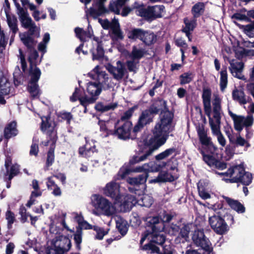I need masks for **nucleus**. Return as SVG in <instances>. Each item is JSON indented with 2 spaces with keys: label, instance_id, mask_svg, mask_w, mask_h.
Returning <instances> with one entry per match:
<instances>
[{
  "label": "nucleus",
  "instance_id": "f257e3e1",
  "mask_svg": "<svg viewBox=\"0 0 254 254\" xmlns=\"http://www.w3.org/2000/svg\"><path fill=\"white\" fill-rule=\"evenodd\" d=\"M154 114L160 113L158 121L151 128L150 133L138 145V150L129 161L130 166L146 160L153 152L165 144L170 133L174 130L172 126L174 117V112L170 111L167 101L158 98L149 107Z\"/></svg>",
  "mask_w": 254,
  "mask_h": 254
},
{
  "label": "nucleus",
  "instance_id": "f03ea898",
  "mask_svg": "<svg viewBox=\"0 0 254 254\" xmlns=\"http://www.w3.org/2000/svg\"><path fill=\"white\" fill-rule=\"evenodd\" d=\"M212 95L211 89L208 87H203L201 98L205 115L208 117L209 123L212 132L218 135V141L222 146V134L220 131L221 115V99L218 95H215L212 100V117H211L212 108L211 99Z\"/></svg>",
  "mask_w": 254,
  "mask_h": 254
},
{
  "label": "nucleus",
  "instance_id": "7ed1b4c3",
  "mask_svg": "<svg viewBox=\"0 0 254 254\" xmlns=\"http://www.w3.org/2000/svg\"><path fill=\"white\" fill-rule=\"evenodd\" d=\"M196 131L199 141L202 145L199 151L203 157L204 161L209 166L217 169H222V162L218 159H222V154L218 155V148L211 141V138L207 136L203 125L196 127Z\"/></svg>",
  "mask_w": 254,
  "mask_h": 254
},
{
  "label": "nucleus",
  "instance_id": "20e7f679",
  "mask_svg": "<svg viewBox=\"0 0 254 254\" xmlns=\"http://www.w3.org/2000/svg\"><path fill=\"white\" fill-rule=\"evenodd\" d=\"M228 168L226 172H223V180L227 183H241L244 186H249L252 182V174L245 170L244 162L240 164L232 163L228 164L223 162V170Z\"/></svg>",
  "mask_w": 254,
  "mask_h": 254
},
{
  "label": "nucleus",
  "instance_id": "39448f33",
  "mask_svg": "<svg viewBox=\"0 0 254 254\" xmlns=\"http://www.w3.org/2000/svg\"><path fill=\"white\" fill-rule=\"evenodd\" d=\"M165 241L166 237L163 234L142 233L139 242L140 248L146 254H159L160 246Z\"/></svg>",
  "mask_w": 254,
  "mask_h": 254
},
{
  "label": "nucleus",
  "instance_id": "423d86ee",
  "mask_svg": "<svg viewBox=\"0 0 254 254\" xmlns=\"http://www.w3.org/2000/svg\"><path fill=\"white\" fill-rule=\"evenodd\" d=\"M134 8H135L136 15L150 21L162 17V13L165 9L163 5L148 6L146 7L143 3H139L138 1L134 2Z\"/></svg>",
  "mask_w": 254,
  "mask_h": 254
},
{
  "label": "nucleus",
  "instance_id": "0eeeda50",
  "mask_svg": "<svg viewBox=\"0 0 254 254\" xmlns=\"http://www.w3.org/2000/svg\"><path fill=\"white\" fill-rule=\"evenodd\" d=\"M167 163L166 162H161L159 164H157L155 162H149L145 163L141 166L136 167L135 171L138 172H144L142 174L138 175L136 176L139 184H143L146 182L148 177V172H159L162 169L167 166Z\"/></svg>",
  "mask_w": 254,
  "mask_h": 254
},
{
  "label": "nucleus",
  "instance_id": "6e6552de",
  "mask_svg": "<svg viewBox=\"0 0 254 254\" xmlns=\"http://www.w3.org/2000/svg\"><path fill=\"white\" fill-rule=\"evenodd\" d=\"M92 0H79L86 6L89 4ZM107 0H94L92 6L85 10L86 16L88 20V16H90L94 19L109 12L105 6V3Z\"/></svg>",
  "mask_w": 254,
  "mask_h": 254
},
{
  "label": "nucleus",
  "instance_id": "1a4fd4ad",
  "mask_svg": "<svg viewBox=\"0 0 254 254\" xmlns=\"http://www.w3.org/2000/svg\"><path fill=\"white\" fill-rule=\"evenodd\" d=\"M27 29H28L27 31L19 33V37L21 41L27 49H31L33 48V46H36L37 43L35 38L40 37V31L35 23H33Z\"/></svg>",
  "mask_w": 254,
  "mask_h": 254
},
{
  "label": "nucleus",
  "instance_id": "9d476101",
  "mask_svg": "<svg viewBox=\"0 0 254 254\" xmlns=\"http://www.w3.org/2000/svg\"><path fill=\"white\" fill-rule=\"evenodd\" d=\"M192 240L197 246L201 247L208 254L212 251L211 244L205 236L203 229L195 230L193 232Z\"/></svg>",
  "mask_w": 254,
  "mask_h": 254
},
{
  "label": "nucleus",
  "instance_id": "9b49d317",
  "mask_svg": "<svg viewBox=\"0 0 254 254\" xmlns=\"http://www.w3.org/2000/svg\"><path fill=\"white\" fill-rule=\"evenodd\" d=\"M145 224L146 229L143 233H148L149 234H160V232L163 229V223L158 216L149 217L146 218Z\"/></svg>",
  "mask_w": 254,
  "mask_h": 254
},
{
  "label": "nucleus",
  "instance_id": "f8f14e48",
  "mask_svg": "<svg viewBox=\"0 0 254 254\" xmlns=\"http://www.w3.org/2000/svg\"><path fill=\"white\" fill-rule=\"evenodd\" d=\"M219 206V208H215L213 215L209 217V223L211 228L216 233L222 235V214L221 212L222 204H220L218 206Z\"/></svg>",
  "mask_w": 254,
  "mask_h": 254
},
{
  "label": "nucleus",
  "instance_id": "ddd939ff",
  "mask_svg": "<svg viewBox=\"0 0 254 254\" xmlns=\"http://www.w3.org/2000/svg\"><path fill=\"white\" fill-rule=\"evenodd\" d=\"M93 206L97 209H100L107 215L112 214L111 210L112 204L108 199L98 194H95L92 200Z\"/></svg>",
  "mask_w": 254,
  "mask_h": 254
},
{
  "label": "nucleus",
  "instance_id": "4468645a",
  "mask_svg": "<svg viewBox=\"0 0 254 254\" xmlns=\"http://www.w3.org/2000/svg\"><path fill=\"white\" fill-rule=\"evenodd\" d=\"M118 201H114L115 204L119 205L124 211H129L137 202L135 197L131 194H120Z\"/></svg>",
  "mask_w": 254,
  "mask_h": 254
},
{
  "label": "nucleus",
  "instance_id": "2eb2a0df",
  "mask_svg": "<svg viewBox=\"0 0 254 254\" xmlns=\"http://www.w3.org/2000/svg\"><path fill=\"white\" fill-rule=\"evenodd\" d=\"M118 125L114 136H117L119 139L126 140L130 138V131L132 128V123L130 121H125Z\"/></svg>",
  "mask_w": 254,
  "mask_h": 254
},
{
  "label": "nucleus",
  "instance_id": "dca6fc26",
  "mask_svg": "<svg viewBox=\"0 0 254 254\" xmlns=\"http://www.w3.org/2000/svg\"><path fill=\"white\" fill-rule=\"evenodd\" d=\"M103 193L107 196L111 197L114 201H118L120 198L119 195L120 186L115 182L112 181L107 183L103 189Z\"/></svg>",
  "mask_w": 254,
  "mask_h": 254
},
{
  "label": "nucleus",
  "instance_id": "f3484780",
  "mask_svg": "<svg viewBox=\"0 0 254 254\" xmlns=\"http://www.w3.org/2000/svg\"><path fill=\"white\" fill-rule=\"evenodd\" d=\"M93 40L97 42L96 48H92L90 53L92 55V60L94 61H101L105 55V51L103 48V44L99 37L93 36Z\"/></svg>",
  "mask_w": 254,
  "mask_h": 254
},
{
  "label": "nucleus",
  "instance_id": "a211bd4d",
  "mask_svg": "<svg viewBox=\"0 0 254 254\" xmlns=\"http://www.w3.org/2000/svg\"><path fill=\"white\" fill-rule=\"evenodd\" d=\"M197 187L199 196L203 199L211 197L209 193V182L206 180H200L197 183Z\"/></svg>",
  "mask_w": 254,
  "mask_h": 254
},
{
  "label": "nucleus",
  "instance_id": "6ab92c4d",
  "mask_svg": "<svg viewBox=\"0 0 254 254\" xmlns=\"http://www.w3.org/2000/svg\"><path fill=\"white\" fill-rule=\"evenodd\" d=\"M190 231L189 224L183 223L180 227V231H179L178 236L175 238V243L176 244L184 243L187 241L189 238Z\"/></svg>",
  "mask_w": 254,
  "mask_h": 254
},
{
  "label": "nucleus",
  "instance_id": "aec40b11",
  "mask_svg": "<svg viewBox=\"0 0 254 254\" xmlns=\"http://www.w3.org/2000/svg\"><path fill=\"white\" fill-rule=\"evenodd\" d=\"M233 99L237 101L240 105H245L252 101L250 96H247L243 89L235 88L232 92Z\"/></svg>",
  "mask_w": 254,
  "mask_h": 254
},
{
  "label": "nucleus",
  "instance_id": "412c9836",
  "mask_svg": "<svg viewBox=\"0 0 254 254\" xmlns=\"http://www.w3.org/2000/svg\"><path fill=\"white\" fill-rule=\"evenodd\" d=\"M223 199H225L228 206L238 213H244L246 211V208L239 200L223 195Z\"/></svg>",
  "mask_w": 254,
  "mask_h": 254
},
{
  "label": "nucleus",
  "instance_id": "4be33fe9",
  "mask_svg": "<svg viewBox=\"0 0 254 254\" xmlns=\"http://www.w3.org/2000/svg\"><path fill=\"white\" fill-rule=\"evenodd\" d=\"M18 133L17 129V123L16 121H13L7 124L4 129V137L6 139L14 137Z\"/></svg>",
  "mask_w": 254,
  "mask_h": 254
},
{
  "label": "nucleus",
  "instance_id": "5701e85b",
  "mask_svg": "<svg viewBox=\"0 0 254 254\" xmlns=\"http://www.w3.org/2000/svg\"><path fill=\"white\" fill-rule=\"evenodd\" d=\"M224 130L231 144L241 146L245 145L246 143V139L241 137L240 134L239 136L235 139V136L232 134L233 130L231 127H225Z\"/></svg>",
  "mask_w": 254,
  "mask_h": 254
},
{
  "label": "nucleus",
  "instance_id": "b1692460",
  "mask_svg": "<svg viewBox=\"0 0 254 254\" xmlns=\"http://www.w3.org/2000/svg\"><path fill=\"white\" fill-rule=\"evenodd\" d=\"M110 37L114 41H122L124 39V35L121 29L119 21L117 22L116 24L112 27Z\"/></svg>",
  "mask_w": 254,
  "mask_h": 254
},
{
  "label": "nucleus",
  "instance_id": "393cba45",
  "mask_svg": "<svg viewBox=\"0 0 254 254\" xmlns=\"http://www.w3.org/2000/svg\"><path fill=\"white\" fill-rule=\"evenodd\" d=\"M145 30L141 28H133L127 33V38L131 40L136 41L139 39L141 41L143 40Z\"/></svg>",
  "mask_w": 254,
  "mask_h": 254
},
{
  "label": "nucleus",
  "instance_id": "a878e982",
  "mask_svg": "<svg viewBox=\"0 0 254 254\" xmlns=\"http://www.w3.org/2000/svg\"><path fill=\"white\" fill-rule=\"evenodd\" d=\"M102 84L100 82H90L87 87L88 93L91 96H98L102 91Z\"/></svg>",
  "mask_w": 254,
  "mask_h": 254
},
{
  "label": "nucleus",
  "instance_id": "bb28decb",
  "mask_svg": "<svg viewBox=\"0 0 254 254\" xmlns=\"http://www.w3.org/2000/svg\"><path fill=\"white\" fill-rule=\"evenodd\" d=\"M156 114L149 108L148 109L143 111L140 115L139 119L144 125H147L152 123Z\"/></svg>",
  "mask_w": 254,
  "mask_h": 254
},
{
  "label": "nucleus",
  "instance_id": "cd10ccee",
  "mask_svg": "<svg viewBox=\"0 0 254 254\" xmlns=\"http://www.w3.org/2000/svg\"><path fill=\"white\" fill-rule=\"evenodd\" d=\"M175 153V156L179 154V151L174 147L167 148L164 151L159 153L155 156V159L157 161H160L168 158L169 156Z\"/></svg>",
  "mask_w": 254,
  "mask_h": 254
},
{
  "label": "nucleus",
  "instance_id": "c85d7f7f",
  "mask_svg": "<svg viewBox=\"0 0 254 254\" xmlns=\"http://www.w3.org/2000/svg\"><path fill=\"white\" fill-rule=\"evenodd\" d=\"M205 11V4L202 2H198L193 5L191 9L193 18L196 19L202 15Z\"/></svg>",
  "mask_w": 254,
  "mask_h": 254
},
{
  "label": "nucleus",
  "instance_id": "c756f323",
  "mask_svg": "<svg viewBox=\"0 0 254 254\" xmlns=\"http://www.w3.org/2000/svg\"><path fill=\"white\" fill-rule=\"evenodd\" d=\"M117 107V103H111L109 104L105 105L102 102H98L95 106V109L97 112L102 113L110 110H113Z\"/></svg>",
  "mask_w": 254,
  "mask_h": 254
},
{
  "label": "nucleus",
  "instance_id": "7c9ffc66",
  "mask_svg": "<svg viewBox=\"0 0 254 254\" xmlns=\"http://www.w3.org/2000/svg\"><path fill=\"white\" fill-rule=\"evenodd\" d=\"M69 250H67L65 248H62L57 245L56 242H52L51 247L48 248L46 250L47 254H64Z\"/></svg>",
  "mask_w": 254,
  "mask_h": 254
},
{
  "label": "nucleus",
  "instance_id": "2f4dec72",
  "mask_svg": "<svg viewBox=\"0 0 254 254\" xmlns=\"http://www.w3.org/2000/svg\"><path fill=\"white\" fill-rule=\"evenodd\" d=\"M157 41V36L150 31L145 30L142 42L147 46L154 44Z\"/></svg>",
  "mask_w": 254,
  "mask_h": 254
},
{
  "label": "nucleus",
  "instance_id": "473e14b6",
  "mask_svg": "<svg viewBox=\"0 0 254 254\" xmlns=\"http://www.w3.org/2000/svg\"><path fill=\"white\" fill-rule=\"evenodd\" d=\"M46 185L48 190H53L52 193L55 196H61L62 190L55 183L51 177L48 178Z\"/></svg>",
  "mask_w": 254,
  "mask_h": 254
},
{
  "label": "nucleus",
  "instance_id": "72a5a7b5",
  "mask_svg": "<svg viewBox=\"0 0 254 254\" xmlns=\"http://www.w3.org/2000/svg\"><path fill=\"white\" fill-rule=\"evenodd\" d=\"M231 67L230 70L231 72L234 74L235 73V76L239 79H243L239 74H241L242 71L244 68V64L241 62H236L233 61L230 64Z\"/></svg>",
  "mask_w": 254,
  "mask_h": 254
},
{
  "label": "nucleus",
  "instance_id": "f704fd0d",
  "mask_svg": "<svg viewBox=\"0 0 254 254\" xmlns=\"http://www.w3.org/2000/svg\"><path fill=\"white\" fill-rule=\"evenodd\" d=\"M29 74L30 79L29 83L38 82L41 75V71L39 67L36 66H29Z\"/></svg>",
  "mask_w": 254,
  "mask_h": 254
},
{
  "label": "nucleus",
  "instance_id": "c9c22d12",
  "mask_svg": "<svg viewBox=\"0 0 254 254\" xmlns=\"http://www.w3.org/2000/svg\"><path fill=\"white\" fill-rule=\"evenodd\" d=\"M117 66L116 67V74H114V79L117 80H121L125 76L126 69L124 64L120 61L117 62Z\"/></svg>",
  "mask_w": 254,
  "mask_h": 254
},
{
  "label": "nucleus",
  "instance_id": "e433bc0d",
  "mask_svg": "<svg viewBox=\"0 0 254 254\" xmlns=\"http://www.w3.org/2000/svg\"><path fill=\"white\" fill-rule=\"evenodd\" d=\"M57 245L62 248H65L67 250H70L71 247V242L67 236L64 235L59 236L58 239L55 241Z\"/></svg>",
  "mask_w": 254,
  "mask_h": 254
},
{
  "label": "nucleus",
  "instance_id": "4c0bfd02",
  "mask_svg": "<svg viewBox=\"0 0 254 254\" xmlns=\"http://www.w3.org/2000/svg\"><path fill=\"white\" fill-rule=\"evenodd\" d=\"M35 46H33V48L31 49H27L29 52L28 61L30 66H36L38 64L37 60L39 57V54L35 49Z\"/></svg>",
  "mask_w": 254,
  "mask_h": 254
},
{
  "label": "nucleus",
  "instance_id": "58836bf2",
  "mask_svg": "<svg viewBox=\"0 0 254 254\" xmlns=\"http://www.w3.org/2000/svg\"><path fill=\"white\" fill-rule=\"evenodd\" d=\"M82 231L80 228H76V231L73 234V240L75 243V249L77 251L81 250V244L82 241Z\"/></svg>",
  "mask_w": 254,
  "mask_h": 254
},
{
  "label": "nucleus",
  "instance_id": "ea45409f",
  "mask_svg": "<svg viewBox=\"0 0 254 254\" xmlns=\"http://www.w3.org/2000/svg\"><path fill=\"white\" fill-rule=\"evenodd\" d=\"M55 147L50 146L47 152V158L44 170H48L50 166H51L55 161Z\"/></svg>",
  "mask_w": 254,
  "mask_h": 254
},
{
  "label": "nucleus",
  "instance_id": "a19ab883",
  "mask_svg": "<svg viewBox=\"0 0 254 254\" xmlns=\"http://www.w3.org/2000/svg\"><path fill=\"white\" fill-rule=\"evenodd\" d=\"M20 21L21 23V25L25 29H27L28 27L31 26L33 23L31 18L29 17L27 11L23 12L20 15H19Z\"/></svg>",
  "mask_w": 254,
  "mask_h": 254
},
{
  "label": "nucleus",
  "instance_id": "79ce46f5",
  "mask_svg": "<svg viewBox=\"0 0 254 254\" xmlns=\"http://www.w3.org/2000/svg\"><path fill=\"white\" fill-rule=\"evenodd\" d=\"M175 180L174 176L167 172H161L158 177L154 180L155 182H171Z\"/></svg>",
  "mask_w": 254,
  "mask_h": 254
},
{
  "label": "nucleus",
  "instance_id": "37998d69",
  "mask_svg": "<svg viewBox=\"0 0 254 254\" xmlns=\"http://www.w3.org/2000/svg\"><path fill=\"white\" fill-rule=\"evenodd\" d=\"M42 122L40 126V129L43 132H45L48 128L53 127V123L51 121V116L48 115L46 116H43L41 118Z\"/></svg>",
  "mask_w": 254,
  "mask_h": 254
},
{
  "label": "nucleus",
  "instance_id": "c03bdc74",
  "mask_svg": "<svg viewBox=\"0 0 254 254\" xmlns=\"http://www.w3.org/2000/svg\"><path fill=\"white\" fill-rule=\"evenodd\" d=\"M194 76V74L190 71L185 72L179 76L180 84L182 85L190 83Z\"/></svg>",
  "mask_w": 254,
  "mask_h": 254
},
{
  "label": "nucleus",
  "instance_id": "a18cd8bd",
  "mask_svg": "<svg viewBox=\"0 0 254 254\" xmlns=\"http://www.w3.org/2000/svg\"><path fill=\"white\" fill-rule=\"evenodd\" d=\"M57 126L56 122L53 121V128L47 131V135L49 138V140L52 142L51 146L55 147L56 142L58 140L57 130L55 129Z\"/></svg>",
  "mask_w": 254,
  "mask_h": 254
},
{
  "label": "nucleus",
  "instance_id": "49530a36",
  "mask_svg": "<svg viewBox=\"0 0 254 254\" xmlns=\"http://www.w3.org/2000/svg\"><path fill=\"white\" fill-rule=\"evenodd\" d=\"M184 23L185 27L182 29V31H192L196 26V19L192 18L190 20L188 17H186L184 18Z\"/></svg>",
  "mask_w": 254,
  "mask_h": 254
},
{
  "label": "nucleus",
  "instance_id": "de8ad7c7",
  "mask_svg": "<svg viewBox=\"0 0 254 254\" xmlns=\"http://www.w3.org/2000/svg\"><path fill=\"white\" fill-rule=\"evenodd\" d=\"M27 90L33 98H35L39 96L40 93L38 82H29V85L27 87Z\"/></svg>",
  "mask_w": 254,
  "mask_h": 254
},
{
  "label": "nucleus",
  "instance_id": "09e8293b",
  "mask_svg": "<svg viewBox=\"0 0 254 254\" xmlns=\"http://www.w3.org/2000/svg\"><path fill=\"white\" fill-rule=\"evenodd\" d=\"M120 123V121L116 122L114 120H109L107 121V136H114L115 134L114 132L116 131L118 125H119Z\"/></svg>",
  "mask_w": 254,
  "mask_h": 254
},
{
  "label": "nucleus",
  "instance_id": "8fccbe9b",
  "mask_svg": "<svg viewBox=\"0 0 254 254\" xmlns=\"http://www.w3.org/2000/svg\"><path fill=\"white\" fill-rule=\"evenodd\" d=\"M233 120L235 129L240 133L244 127V116L238 115Z\"/></svg>",
  "mask_w": 254,
  "mask_h": 254
},
{
  "label": "nucleus",
  "instance_id": "3c124183",
  "mask_svg": "<svg viewBox=\"0 0 254 254\" xmlns=\"http://www.w3.org/2000/svg\"><path fill=\"white\" fill-rule=\"evenodd\" d=\"M97 97L94 96H91L90 97H88L86 96L80 97L78 98L80 104L85 108L84 113L86 112V107L89 104H92L95 102Z\"/></svg>",
  "mask_w": 254,
  "mask_h": 254
},
{
  "label": "nucleus",
  "instance_id": "603ef678",
  "mask_svg": "<svg viewBox=\"0 0 254 254\" xmlns=\"http://www.w3.org/2000/svg\"><path fill=\"white\" fill-rule=\"evenodd\" d=\"M6 18L7 24L10 30L14 34H16L18 30L16 18L13 16L12 19H11L10 16L7 13Z\"/></svg>",
  "mask_w": 254,
  "mask_h": 254
},
{
  "label": "nucleus",
  "instance_id": "864d4df0",
  "mask_svg": "<svg viewBox=\"0 0 254 254\" xmlns=\"http://www.w3.org/2000/svg\"><path fill=\"white\" fill-rule=\"evenodd\" d=\"M177 216L175 212L168 213L166 211H163L162 214L160 215V218L163 223V227H164V223H170L171 220Z\"/></svg>",
  "mask_w": 254,
  "mask_h": 254
},
{
  "label": "nucleus",
  "instance_id": "5fc2aeb1",
  "mask_svg": "<svg viewBox=\"0 0 254 254\" xmlns=\"http://www.w3.org/2000/svg\"><path fill=\"white\" fill-rule=\"evenodd\" d=\"M144 50L137 49L136 46H134L129 57L133 60H139L144 56Z\"/></svg>",
  "mask_w": 254,
  "mask_h": 254
},
{
  "label": "nucleus",
  "instance_id": "6e6d98bb",
  "mask_svg": "<svg viewBox=\"0 0 254 254\" xmlns=\"http://www.w3.org/2000/svg\"><path fill=\"white\" fill-rule=\"evenodd\" d=\"M5 219L7 221V229L8 230L11 229L13 223L16 221L14 213L10 210L8 209L5 213Z\"/></svg>",
  "mask_w": 254,
  "mask_h": 254
},
{
  "label": "nucleus",
  "instance_id": "4d7b16f0",
  "mask_svg": "<svg viewBox=\"0 0 254 254\" xmlns=\"http://www.w3.org/2000/svg\"><path fill=\"white\" fill-rule=\"evenodd\" d=\"M117 22H118V20L116 19L115 18L114 19L112 22H110L107 19H105L104 20H102L101 19H99V22L101 25L102 28L105 30H108L110 28L111 30L112 27L116 24Z\"/></svg>",
  "mask_w": 254,
  "mask_h": 254
},
{
  "label": "nucleus",
  "instance_id": "13d9d810",
  "mask_svg": "<svg viewBox=\"0 0 254 254\" xmlns=\"http://www.w3.org/2000/svg\"><path fill=\"white\" fill-rule=\"evenodd\" d=\"M137 108L138 106L137 105H134L126 111L122 116L120 123L128 121L127 120L132 116L134 110L137 109Z\"/></svg>",
  "mask_w": 254,
  "mask_h": 254
},
{
  "label": "nucleus",
  "instance_id": "bf43d9fd",
  "mask_svg": "<svg viewBox=\"0 0 254 254\" xmlns=\"http://www.w3.org/2000/svg\"><path fill=\"white\" fill-rule=\"evenodd\" d=\"M93 230L96 232L95 239L102 240L104 236L107 234L108 232L105 231L103 228L98 226H93Z\"/></svg>",
  "mask_w": 254,
  "mask_h": 254
},
{
  "label": "nucleus",
  "instance_id": "052dcab7",
  "mask_svg": "<svg viewBox=\"0 0 254 254\" xmlns=\"http://www.w3.org/2000/svg\"><path fill=\"white\" fill-rule=\"evenodd\" d=\"M19 213L21 217L20 220L21 223H24L27 221V218L29 217V213L26 212V209L23 205H21L19 208Z\"/></svg>",
  "mask_w": 254,
  "mask_h": 254
},
{
  "label": "nucleus",
  "instance_id": "680f3d73",
  "mask_svg": "<svg viewBox=\"0 0 254 254\" xmlns=\"http://www.w3.org/2000/svg\"><path fill=\"white\" fill-rule=\"evenodd\" d=\"M244 31L250 38L254 37V20L245 26Z\"/></svg>",
  "mask_w": 254,
  "mask_h": 254
},
{
  "label": "nucleus",
  "instance_id": "e2e57ef3",
  "mask_svg": "<svg viewBox=\"0 0 254 254\" xmlns=\"http://www.w3.org/2000/svg\"><path fill=\"white\" fill-rule=\"evenodd\" d=\"M59 118H62L63 120L66 121V124L69 125L72 119V115L70 112H59L58 114Z\"/></svg>",
  "mask_w": 254,
  "mask_h": 254
},
{
  "label": "nucleus",
  "instance_id": "0e129e2a",
  "mask_svg": "<svg viewBox=\"0 0 254 254\" xmlns=\"http://www.w3.org/2000/svg\"><path fill=\"white\" fill-rule=\"evenodd\" d=\"M235 52L236 58L239 59H242L244 56H247V49L244 48L239 47L235 50Z\"/></svg>",
  "mask_w": 254,
  "mask_h": 254
},
{
  "label": "nucleus",
  "instance_id": "69168bd1",
  "mask_svg": "<svg viewBox=\"0 0 254 254\" xmlns=\"http://www.w3.org/2000/svg\"><path fill=\"white\" fill-rule=\"evenodd\" d=\"M254 117L253 115H248L246 118L244 117V125L245 128L251 127L254 124Z\"/></svg>",
  "mask_w": 254,
  "mask_h": 254
},
{
  "label": "nucleus",
  "instance_id": "338daca9",
  "mask_svg": "<svg viewBox=\"0 0 254 254\" xmlns=\"http://www.w3.org/2000/svg\"><path fill=\"white\" fill-rule=\"evenodd\" d=\"M83 32L84 30L79 27H76L74 29V32L76 35V37L79 39L81 42H85L87 41L86 38L83 37Z\"/></svg>",
  "mask_w": 254,
  "mask_h": 254
},
{
  "label": "nucleus",
  "instance_id": "774afa93",
  "mask_svg": "<svg viewBox=\"0 0 254 254\" xmlns=\"http://www.w3.org/2000/svg\"><path fill=\"white\" fill-rule=\"evenodd\" d=\"M232 18L236 19L238 20H244L247 22H250L251 19H250L247 14H242L241 13H234L232 16Z\"/></svg>",
  "mask_w": 254,
  "mask_h": 254
}]
</instances>
